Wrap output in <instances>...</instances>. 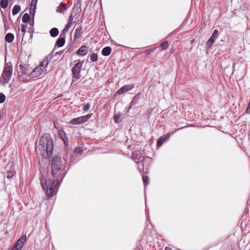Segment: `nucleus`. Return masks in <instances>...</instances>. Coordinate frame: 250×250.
I'll use <instances>...</instances> for the list:
<instances>
[{
  "mask_svg": "<svg viewBox=\"0 0 250 250\" xmlns=\"http://www.w3.org/2000/svg\"><path fill=\"white\" fill-rule=\"evenodd\" d=\"M38 149L43 158L47 159L51 157L53 150V142L49 134H44L41 137Z\"/></svg>",
  "mask_w": 250,
  "mask_h": 250,
  "instance_id": "1",
  "label": "nucleus"
},
{
  "mask_svg": "<svg viewBox=\"0 0 250 250\" xmlns=\"http://www.w3.org/2000/svg\"><path fill=\"white\" fill-rule=\"evenodd\" d=\"M59 180L61 179L56 178V179L53 180H41L42 187L45 191V194L47 197H50L56 195L60 186Z\"/></svg>",
  "mask_w": 250,
  "mask_h": 250,
  "instance_id": "2",
  "label": "nucleus"
},
{
  "mask_svg": "<svg viewBox=\"0 0 250 250\" xmlns=\"http://www.w3.org/2000/svg\"><path fill=\"white\" fill-rule=\"evenodd\" d=\"M51 169L52 176L56 178L62 179L64 174V169L62 165V159L61 157L55 155L51 161Z\"/></svg>",
  "mask_w": 250,
  "mask_h": 250,
  "instance_id": "3",
  "label": "nucleus"
},
{
  "mask_svg": "<svg viewBox=\"0 0 250 250\" xmlns=\"http://www.w3.org/2000/svg\"><path fill=\"white\" fill-rule=\"evenodd\" d=\"M49 59L48 57H46L41 62L40 65L35 68L30 73L31 78H36L40 76L43 72L47 73L46 68L49 64Z\"/></svg>",
  "mask_w": 250,
  "mask_h": 250,
  "instance_id": "4",
  "label": "nucleus"
},
{
  "mask_svg": "<svg viewBox=\"0 0 250 250\" xmlns=\"http://www.w3.org/2000/svg\"><path fill=\"white\" fill-rule=\"evenodd\" d=\"M13 73V66L11 63H7L5 64L2 73L0 83L4 85L8 83L11 79Z\"/></svg>",
  "mask_w": 250,
  "mask_h": 250,
  "instance_id": "5",
  "label": "nucleus"
},
{
  "mask_svg": "<svg viewBox=\"0 0 250 250\" xmlns=\"http://www.w3.org/2000/svg\"><path fill=\"white\" fill-rule=\"evenodd\" d=\"M83 61L80 62L79 60L75 64L72 69V84L75 82L77 81L80 79L81 77V71L83 64Z\"/></svg>",
  "mask_w": 250,
  "mask_h": 250,
  "instance_id": "6",
  "label": "nucleus"
},
{
  "mask_svg": "<svg viewBox=\"0 0 250 250\" xmlns=\"http://www.w3.org/2000/svg\"><path fill=\"white\" fill-rule=\"evenodd\" d=\"M30 71V68L28 64H20L18 70V75L20 79L24 81L23 77L27 75Z\"/></svg>",
  "mask_w": 250,
  "mask_h": 250,
  "instance_id": "7",
  "label": "nucleus"
},
{
  "mask_svg": "<svg viewBox=\"0 0 250 250\" xmlns=\"http://www.w3.org/2000/svg\"><path fill=\"white\" fill-rule=\"evenodd\" d=\"M92 115V113H89L86 115L81 116L72 119L69 124L71 125H79L86 122Z\"/></svg>",
  "mask_w": 250,
  "mask_h": 250,
  "instance_id": "8",
  "label": "nucleus"
},
{
  "mask_svg": "<svg viewBox=\"0 0 250 250\" xmlns=\"http://www.w3.org/2000/svg\"><path fill=\"white\" fill-rule=\"evenodd\" d=\"M26 240V236L25 235H22L14 244L13 247L11 250H20L22 249L24 242Z\"/></svg>",
  "mask_w": 250,
  "mask_h": 250,
  "instance_id": "9",
  "label": "nucleus"
},
{
  "mask_svg": "<svg viewBox=\"0 0 250 250\" xmlns=\"http://www.w3.org/2000/svg\"><path fill=\"white\" fill-rule=\"evenodd\" d=\"M131 158L137 163L142 162L144 159L141 152L139 150L132 152Z\"/></svg>",
  "mask_w": 250,
  "mask_h": 250,
  "instance_id": "10",
  "label": "nucleus"
},
{
  "mask_svg": "<svg viewBox=\"0 0 250 250\" xmlns=\"http://www.w3.org/2000/svg\"><path fill=\"white\" fill-rule=\"evenodd\" d=\"M76 15L77 14L75 13L74 11H72L70 14L69 17L68 22L62 31V33H63V34L68 31L69 28L71 26L72 24L74 22V19L75 18H76Z\"/></svg>",
  "mask_w": 250,
  "mask_h": 250,
  "instance_id": "11",
  "label": "nucleus"
},
{
  "mask_svg": "<svg viewBox=\"0 0 250 250\" xmlns=\"http://www.w3.org/2000/svg\"><path fill=\"white\" fill-rule=\"evenodd\" d=\"M218 35V31L217 29L214 30L212 35L208 40L206 43V46L207 47L211 48L212 45L214 43L215 41V39Z\"/></svg>",
  "mask_w": 250,
  "mask_h": 250,
  "instance_id": "12",
  "label": "nucleus"
},
{
  "mask_svg": "<svg viewBox=\"0 0 250 250\" xmlns=\"http://www.w3.org/2000/svg\"><path fill=\"white\" fill-rule=\"evenodd\" d=\"M134 87V84H127L125 85L124 86L122 87L121 88H120L117 92L116 94L118 95H122L123 93L128 91L129 90H131Z\"/></svg>",
  "mask_w": 250,
  "mask_h": 250,
  "instance_id": "13",
  "label": "nucleus"
},
{
  "mask_svg": "<svg viewBox=\"0 0 250 250\" xmlns=\"http://www.w3.org/2000/svg\"><path fill=\"white\" fill-rule=\"evenodd\" d=\"M176 130H175L174 131H172L171 133H168L164 135H163L161 136L157 142V146L158 147H160L162 145L163 143L166 141L168 139L169 137L171 135V134L175 132Z\"/></svg>",
  "mask_w": 250,
  "mask_h": 250,
  "instance_id": "14",
  "label": "nucleus"
},
{
  "mask_svg": "<svg viewBox=\"0 0 250 250\" xmlns=\"http://www.w3.org/2000/svg\"><path fill=\"white\" fill-rule=\"evenodd\" d=\"M58 133L60 137L63 141L64 145L67 146L68 145V139L65 131L63 129H62L59 131Z\"/></svg>",
  "mask_w": 250,
  "mask_h": 250,
  "instance_id": "15",
  "label": "nucleus"
},
{
  "mask_svg": "<svg viewBox=\"0 0 250 250\" xmlns=\"http://www.w3.org/2000/svg\"><path fill=\"white\" fill-rule=\"evenodd\" d=\"M88 53V48L85 45L82 46L78 50L77 53L81 56H84Z\"/></svg>",
  "mask_w": 250,
  "mask_h": 250,
  "instance_id": "16",
  "label": "nucleus"
},
{
  "mask_svg": "<svg viewBox=\"0 0 250 250\" xmlns=\"http://www.w3.org/2000/svg\"><path fill=\"white\" fill-rule=\"evenodd\" d=\"M82 27L81 26H79L76 28L74 35L75 40H77L82 37Z\"/></svg>",
  "mask_w": 250,
  "mask_h": 250,
  "instance_id": "17",
  "label": "nucleus"
},
{
  "mask_svg": "<svg viewBox=\"0 0 250 250\" xmlns=\"http://www.w3.org/2000/svg\"><path fill=\"white\" fill-rule=\"evenodd\" d=\"M111 52V48L110 46H106L104 47L102 51V53L103 55L105 56H109Z\"/></svg>",
  "mask_w": 250,
  "mask_h": 250,
  "instance_id": "18",
  "label": "nucleus"
},
{
  "mask_svg": "<svg viewBox=\"0 0 250 250\" xmlns=\"http://www.w3.org/2000/svg\"><path fill=\"white\" fill-rule=\"evenodd\" d=\"M66 10V6L65 3H61L60 5L57 7L56 12L57 13H63V12Z\"/></svg>",
  "mask_w": 250,
  "mask_h": 250,
  "instance_id": "19",
  "label": "nucleus"
},
{
  "mask_svg": "<svg viewBox=\"0 0 250 250\" xmlns=\"http://www.w3.org/2000/svg\"><path fill=\"white\" fill-rule=\"evenodd\" d=\"M14 39V35L12 33H9L7 34L5 37L6 42L8 43L12 42Z\"/></svg>",
  "mask_w": 250,
  "mask_h": 250,
  "instance_id": "20",
  "label": "nucleus"
},
{
  "mask_svg": "<svg viewBox=\"0 0 250 250\" xmlns=\"http://www.w3.org/2000/svg\"><path fill=\"white\" fill-rule=\"evenodd\" d=\"M65 36H64L63 37L60 38L56 42V45L58 47L62 46L65 43Z\"/></svg>",
  "mask_w": 250,
  "mask_h": 250,
  "instance_id": "21",
  "label": "nucleus"
},
{
  "mask_svg": "<svg viewBox=\"0 0 250 250\" xmlns=\"http://www.w3.org/2000/svg\"><path fill=\"white\" fill-rule=\"evenodd\" d=\"M59 30L55 27L52 28L50 31V36L52 37H56L59 34Z\"/></svg>",
  "mask_w": 250,
  "mask_h": 250,
  "instance_id": "22",
  "label": "nucleus"
},
{
  "mask_svg": "<svg viewBox=\"0 0 250 250\" xmlns=\"http://www.w3.org/2000/svg\"><path fill=\"white\" fill-rule=\"evenodd\" d=\"M160 46L162 50L167 49L169 47V43L167 41H165L160 44Z\"/></svg>",
  "mask_w": 250,
  "mask_h": 250,
  "instance_id": "23",
  "label": "nucleus"
},
{
  "mask_svg": "<svg viewBox=\"0 0 250 250\" xmlns=\"http://www.w3.org/2000/svg\"><path fill=\"white\" fill-rule=\"evenodd\" d=\"M21 10V7L20 5H16L14 6L12 9V14L13 15L17 14Z\"/></svg>",
  "mask_w": 250,
  "mask_h": 250,
  "instance_id": "24",
  "label": "nucleus"
},
{
  "mask_svg": "<svg viewBox=\"0 0 250 250\" xmlns=\"http://www.w3.org/2000/svg\"><path fill=\"white\" fill-rule=\"evenodd\" d=\"M30 17L27 13H25L23 15L22 19V21L24 23H27L30 20Z\"/></svg>",
  "mask_w": 250,
  "mask_h": 250,
  "instance_id": "25",
  "label": "nucleus"
},
{
  "mask_svg": "<svg viewBox=\"0 0 250 250\" xmlns=\"http://www.w3.org/2000/svg\"><path fill=\"white\" fill-rule=\"evenodd\" d=\"M15 174V172L13 169H10L7 172L6 177L7 178H12Z\"/></svg>",
  "mask_w": 250,
  "mask_h": 250,
  "instance_id": "26",
  "label": "nucleus"
},
{
  "mask_svg": "<svg viewBox=\"0 0 250 250\" xmlns=\"http://www.w3.org/2000/svg\"><path fill=\"white\" fill-rule=\"evenodd\" d=\"M8 4V0H0V6L3 8H5L7 7Z\"/></svg>",
  "mask_w": 250,
  "mask_h": 250,
  "instance_id": "27",
  "label": "nucleus"
},
{
  "mask_svg": "<svg viewBox=\"0 0 250 250\" xmlns=\"http://www.w3.org/2000/svg\"><path fill=\"white\" fill-rule=\"evenodd\" d=\"M90 58L92 62H96L98 60V56L97 54L94 53L91 54Z\"/></svg>",
  "mask_w": 250,
  "mask_h": 250,
  "instance_id": "28",
  "label": "nucleus"
},
{
  "mask_svg": "<svg viewBox=\"0 0 250 250\" xmlns=\"http://www.w3.org/2000/svg\"><path fill=\"white\" fill-rule=\"evenodd\" d=\"M5 100V95L1 93H0V103H2Z\"/></svg>",
  "mask_w": 250,
  "mask_h": 250,
  "instance_id": "29",
  "label": "nucleus"
},
{
  "mask_svg": "<svg viewBox=\"0 0 250 250\" xmlns=\"http://www.w3.org/2000/svg\"><path fill=\"white\" fill-rule=\"evenodd\" d=\"M90 107V104L88 103L86 104L83 107V110L84 111H88Z\"/></svg>",
  "mask_w": 250,
  "mask_h": 250,
  "instance_id": "30",
  "label": "nucleus"
},
{
  "mask_svg": "<svg viewBox=\"0 0 250 250\" xmlns=\"http://www.w3.org/2000/svg\"><path fill=\"white\" fill-rule=\"evenodd\" d=\"M155 48H151L147 49L145 51V53L146 55H149L151 54L152 52H153L155 50Z\"/></svg>",
  "mask_w": 250,
  "mask_h": 250,
  "instance_id": "31",
  "label": "nucleus"
},
{
  "mask_svg": "<svg viewBox=\"0 0 250 250\" xmlns=\"http://www.w3.org/2000/svg\"><path fill=\"white\" fill-rule=\"evenodd\" d=\"M148 177L147 176H143V180L144 184L146 185L148 183Z\"/></svg>",
  "mask_w": 250,
  "mask_h": 250,
  "instance_id": "32",
  "label": "nucleus"
},
{
  "mask_svg": "<svg viewBox=\"0 0 250 250\" xmlns=\"http://www.w3.org/2000/svg\"><path fill=\"white\" fill-rule=\"evenodd\" d=\"M120 118V115H116L115 116H114V121L115 123H118V120L119 119V118Z\"/></svg>",
  "mask_w": 250,
  "mask_h": 250,
  "instance_id": "33",
  "label": "nucleus"
},
{
  "mask_svg": "<svg viewBox=\"0 0 250 250\" xmlns=\"http://www.w3.org/2000/svg\"><path fill=\"white\" fill-rule=\"evenodd\" d=\"M34 0H32L31 1V6H30V10H31L32 9L34 10L35 9L36 5H33V2H34Z\"/></svg>",
  "mask_w": 250,
  "mask_h": 250,
  "instance_id": "34",
  "label": "nucleus"
},
{
  "mask_svg": "<svg viewBox=\"0 0 250 250\" xmlns=\"http://www.w3.org/2000/svg\"><path fill=\"white\" fill-rule=\"evenodd\" d=\"M26 28V26L25 25H21V31L22 32H24L25 31V28Z\"/></svg>",
  "mask_w": 250,
  "mask_h": 250,
  "instance_id": "35",
  "label": "nucleus"
},
{
  "mask_svg": "<svg viewBox=\"0 0 250 250\" xmlns=\"http://www.w3.org/2000/svg\"><path fill=\"white\" fill-rule=\"evenodd\" d=\"M165 250H172L171 248L168 247H166L165 249Z\"/></svg>",
  "mask_w": 250,
  "mask_h": 250,
  "instance_id": "36",
  "label": "nucleus"
},
{
  "mask_svg": "<svg viewBox=\"0 0 250 250\" xmlns=\"http://www.w3.org/2000/svg\"><path fill=\"white\" fill-rule=\"evenodd\" d=\"M36 2H37V0H34V2H33V5H36Z\"/></svg>",
  "mask_w": 250,
  "mask_h": 250,
  "instance_id": "37",
  "label": "nucleus"
},
{
  "mask_svg": "<svg viewBox=\"0 0 250 250\" xmlns=\"http://www.w3.org/2000/svg\"><path fill=\"white\" fill-rule=\"evenodd\" d=\"M2 116V113L0 112V119H1Z\"/></svg>",
  "mask_w": 250,
  "mask_h": 250,
  "instance_id": "38",
  "label": "nucleus"
}]
</instances>
